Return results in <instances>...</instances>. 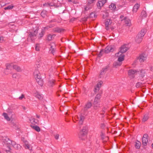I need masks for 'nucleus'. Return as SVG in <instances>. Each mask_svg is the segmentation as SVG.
Masks as SVG:
<instances>
[{
    "instance_id": "nucleus-27",
    "label": "nucleus",
    "mask_w": 153,
    "mask_h": 153,
    "mask_svg": "<svg viewBox=\"0 0 153 153\" xmlns=\"http://www.w3.org/2000/svg\"><path fill=\"white\" fill-rule=\"evenodd\" d=\"M32 128L34 129L36 131L38 132L40 131V128L39 126H31Z\"/></svg>"
},
{
    "instance_id": "nucleus-3",
    "label": "nucleus",
    "mask_w": 153,
    "mask_h": 153,
    "mask_svg": "<svg viewBox=\"0 0 153 153\" xmlns=\"http://www.w3.org/2000/svg\"><path fill=\"white\" fill-rule=\"evenodd\" d=\"M38 33V30L37 29L35 30L33 32H30L29 37H30L31 40L33 41L36 38V35Z\"/></svg>"
},
{
    "instance_id": "nucleus-13",
    "label": "nucleus",
    "mask_w": 153,
    "mask_h": 153,
    "mask_svg": "<svg viewBox=\"0 0 153 153\" xmlns=\"http://www.w3.org/2000/svg\"><path fill=\"white\" fill-rule=\"evenodd\" d=\"M52 25H51V26L49 27H45L43 29H42V31H41V32L39 34L38 37L39 38H40L42 37L44 35V34L45 33V29H47L48 27L50 28L52 27Z\"/></svg>"
},
{
    "instance_id": "nucleus-39",
    "label": "nucleus",
    "mask_w": 153,
    "mask_h": 153,
    "mask_svg": "<svg viewBox=\"0 0 153 153\" xmlns=\"http://www.w3.org/2000/svg\"><path fill=\"white\" fill-rule=\"evenodd\" d=\"M96 17V15L95 13L92 12L90 14L89 17L90 18H95Z\"/></svg>"
},
{
    "instance_id": "nucleus-32",
    "label": "nucleus",
    "mask_w": 153,
    "mask_h": 153,
    "mask_svg": "<svg viewBox=\"0 0 153 153\" xmlns=\"http://www.w3.org/2000/svg\"><path fill=\"white\" fill-rule=\"evenodd\" d=\"M141 16L143 18H146L147 16V14L145 11L143 10L141 13Z\"/></svg>"
},
{
    "instance_id": "nucleus-54",
    "label": "nucleus",
    "mask_w": 153,
    "mask_h": 153,
    "mask_svg": "<svg viewBox=\"0 0 153 153\" xmlns=\"http://www.w3.org/2000/svg\"><path fill=\"white\" fill-rule=\"evenodd\" d=\"M59 135L58 134H56L54 135V137L56 139L58 140L59 138Z\"/></svg>"
},
{
    "instance_id": "nucleus-43",
    "label": "nucleus",
    "mask_w": 153,
    "mask_h": 153,
    "mask_svg": "<svg viewBox=\"0 0 153 153\" xmlns=\"http://www.w3.org/2000/svg\"><path fill=\"white\" fill-rule=\"evenodd\" d=\"M121 64V63L118 61V62H115L114 64V67H116V66H120V65Z\"/></svg>"
},
{
    "instance_id": "nucleus-53",
    "label": "nucleus",
    "mask_w": 153,
    "mask_h": 153,
    "mask_svg": "<svg viewBox=\"0 0 153 153\" xmlns=\"http://www.w3.org/2000/svg\"><path fill=\"white\" fill-rule=\"evenodd\" d=\"M141 83L140 82H137L136 85L137 88H138L141 85Z\"/></svg>"
},
{
    "instance_id": "nucleus-35",
    "label": "nucleus",
    "mask_w": 153,
    "mask_h": 153,
    "mask_svg": "<svg viewBox=\"0 0 153 153\" xmlns=\"http://www.w3.org/2000/svg\"><path fill=\"white\" fill-rule=\"evenodd\" d=\"M47 13V12L46 10H43L41 12V15L43 17L45 18L46 16Z\"/></svg>"
},
{
    "instance_id": "nucleus-7",
    "label": "nucleus",
    "mask_w": 153,
    "mask_h": 153,
    "mask_svg": "<svg viewBox=\"0 0 153 153\" xmlns=\"http://www.w3.org/2000/svg\"><path fill=\"white\" fill-rule=\"evenodd\" d=\"M115 48L114 47L111 45L107 46L104 50V53H108L111 52H113Z\"/></svg>"
},
{
    "instance_id": "nucleus-49",
    "label": "nucleus",
    "mask_w": 153,
    "mask_h": 153,
    "mask_svg": "<svg viewBox=\"0 0 153 153\" xmlns=\"http://www.w3.org/2000/svg\"><path fill=\"white\" fill-rule=\"evenodd\" d=\"M35 49L37 51H39V44H37L35 46Z\"/></svg>"
},
{
    "instance_id": "nucleus-41",
    "label": "nucleus",
    "mask_w": 153,
    "mask_h": 153,
    "mask_svg": "<svg viewBox=\"0 0 153 153\" xmlns=\"http://www.w3.org/2000/svg\"><path fill=\"white\" fill-rule=\"evenodd\" d=\"M145 72L144 70H141L140 72V75L141 77H143L144 76Z\"/></svg>"
},
{
    "instance_id": "nucleus-14",
    "label": "nucleus",
    "mask_w": 153,
    "mask_h": 153,
    "mask_svg": "<svg viewBox=\"0 0 153 153\" xmlns=\"http://www.w3.org/2000/svg\"><path fill=\"white\" fill-rule=\"evenodd\" d=\"M112 22V21L110 19H107L105 23V28L106 30H108L109 29V26L111 25Z\"/></svg>"
},
{
    "instance_id": "nucleus-4",
    "label": "nucleus",
    "mask_w": 153,
    "mask_h": 153,
    "mask_svg": "<svg viewBox=\"0 0 153 153\" xmlns=\"http://www.w3.org/2000/svg\"><path fill=\"white\" fill-rule=\"evenodd\" d=\"M128 49V48L126 45H122L120 48V51L116 54L119 55L120 53H123L126 52Z\"/></svg>"
},
{
    "instance_id": "nucleus-52",
    "label": "nucleus",
    "mask_w": 153,
    "mask_h": 153,
    "mask_svg": "<svg viewBox=\"0 0 153 153\" xmlns=\"http://www.w3.org/2000/svg\"><path fill=\"white\" fill-rule=\"evenodd\" d=\"M25 98V96L24 95L22 94L21 96H20L19 97V99L20 100H22L23 98Z\"/></svg>"
},
{
    "instance_id": "nucleus-45",
    "label": "nucleus",
    "mask_w": 153,
    "mask_h": 153,
    "mask_svg": "<svg viewBox=\"0 0 153 153\" xmlns=\"http://www.w3.org/2000/svg\"><path fill=\"white\" fill-rule=\"evenodd\" d=\"M104 52V51L103 50H102L100 52V53L98 54V56L99 57H101L103 54V53Z\"/></svg>"
},
{
    "instance_id": "nucleus-31",
    "label": "nucleus",
    "mask_w": 153,
    "mask_h": 153,
    "mask_svg": "<svg viewBox=\"0 0 153 153\" xmlns=\"http://www.w3.org/2000/svg\"><path fill=\"white\" fill-rule=\"evenodd\" d=\"M109 8L112 10H114L116 8V6L114 4L112 3L109 5Z\"/></svg>"
},
{
    "instance_id": "nucleus-16",
    "label": "nucleus",
    "mask_w": 153,
    "mask_h": 153,
    "mask_svg": "<svg viewBox=\"0 0 153 153\" xmlns=\"http://www.w3.org/2000/svg\"><path fill=\"white\" fill-rule=\"evenodd\" d=\"M55 45L54 43H52L51 45L50 49V53H52L53 55H54L55 51Z\"/></svg>"
},
{
    "instance_id": "nucleus-48",
    "label": "nucleus",
    "mask_w": 153,
    "mask_h": 153,
    "mask_svg": "<svg viewBox=\"0 0 153 153\" xmlns=\"http://www.w3.org/2000/svg\"><path fill=\"white\" fill-rule=\"evenodd\" d=\"M102 83V81H100L98 82L96 86L100 88Z\"/></svg>"
},
{
    "instance_id": "nucleus-15",
    "label": "nucleus",
    "mask_w": 153,
    "mask_h": 153,
    "mask_svg": "<svg viewBox=\"0 0 153 153\" xmlns=\"http://www.w3.org/2000/svg\"><path fill=\"white\" fill-rule=\"evenodd\" d=\"M92 106V102L90 101H88L85 104L84 107V108L85 110H87L91 107Z\"/></svg>"
},
{
    "instance_id": "nucleus-51",
    "label": "nucleus",
    "mask_w": 153,
    "mask_h": 153,
    "mask_svg": "<svg viewBox=\"0 0 153 153\" xmlns=\"http://www.w3.org/2000/svg\"><path fill=\"white\" fill-rule=\"evenodd\" d=\"M16 144L15 142L14 141H11V143L10 145V147H14V146H15V144Z\"/></svg>"
},
{
    "instance_id": "nucleus-11",
    "label": "nucleus",
    "mask_w": 153,
    "mask_h": 153,
    "mask_svg": "<svg viewBox=\"0 0 153 153\" xmlns=\"http://www.w3.org/2000/svg\"><path fill=\"white\" fill-rule=\"evenodd\" d=\"M100 101L94 99L93 103L94 107V109H97L100 107Z\"/></svg>"
},
{
    "instance_id": "nucleus-25",
    "label": "nucleus",
    "mask_w": 153,
    "mask_h": 153,
    "mask_svg": "<svg viewBox=\"0 0 153 153\" xmlns=\"http://www.w3.org/2000/svg\"><path fill=\"white\" fill-rule=\"evenodd\" d=\"M35 97L39 100H42L43 98V97L42 95L39 94L38 92H36L35 93Z\"/></svg>"
},
{
    "instance_id": "nucleus-37",
    "label": "nucleus",
    "mask_w": 153,
    "mask_h": 153,
    "mask_svg": "<svg viewBox=\"0 0 153 153\" xmlns=\"http://www.w3.org/2000/svg\"><path fill=\"white\" fill-rule=\"evenodd\" d=\"M108 16V13L107 12H104L102 14V18L103 19L106 18Z\"/></svg>"
},
{
    "instance_id": "nucleus-34",
    "label": "nucleus",
    "mask_w": 153,
    "mask_h": 153,
    "mask_svg": "<svg viewBox=\"0 0 153 153\" xmlns=\"http://www.w3.org/2000/svg\"><path fill=\"white\" fill-rule=\"evenodd\" d=\"M55 36V35L54 34L51 35V34H49L48 36V41H51L52 40L53 38Z\"/></svg>"
},
{
    "instance_id": "nucleus-5",
    "label": "nucleus",
    "mask_w": 153,
    "mask_h": 153,
    "mask_svg": "<svg viewBox=\"0 0 153 153\" xmlns=\"http://www.w3.org/2000/svg\"><path fill=\"white\" fill-rule=\"evenodd\" d=\"M87 127L86 126L83 127L81 131L79 134V137L81 138L82 137L85 136L87 134Z\"/></svg>"
},
{
    "instance_id": "nucleus-12",
    "label": "nucleus",
    "mask_w": 153,
    "mask_h": 153,
    "mask_svg": "<svg viewBox=\"0 0 153 153\" xmlns=\"http://www.w3.org/2000/svg\"><path fill=\"white\" fill-rule=\"evenodd\" d=\"M108 66H106L103 68L100 71V77L101 78L102 77V76L103 75L105 72L107 71L108 70Z\"/></svg>"
},
{
    "instance_id": "nucleus-57",
    "label": "nucleus",
    "mask_w": 153,
    "mask_h": 153,
    "mask_svg": "<svg viewBox=\"0 0 153 153\" xmlns=\"http://www.w3.org/2000/svg\"><path fill=\"white\" fill-rule=\"evenodd\" d=\"M12 64L11 65H7V67H6V71H7V70L9 68H10V66H12Z\"/></svg>"
},
{
    "instance_id": "nucleus-61",
    "label": "nucleus",
    "mask_w": 153,
    "mask_h": 153,
    "mask_svg": "<svg viewBox=\"0 0 153 153\" xmlns=\"http://www.w3.org/2000/svg\"><path fill=\"white\" fill-rule=\"evenodd\" d=\"M56 20L55 19H53V20H51V21H50V22H56Z\"/></svg>"
},
{
    "instance_id": "nucleus-36",
    "label": "nucleus",
    "mask_w": 153,
    "mask_h": 153,
    "mask_svg": "<svg viewBox=\"0 0 153 153\" xmlns=\"http://www.w3.org/2000/svg\"><path fill=\"white\" fill-rule=\"evenodd\" d=\"M13 68L14 69L16 70L17 71H21V68H20L16 65H13Z\"/></svg>"
},
{
    "instance_id": "nucleus-18",
    "label": "nucleus",
    "mask_w": 153,
    "mask_h": 153,
    "mask_svg": "<svg viewBox=\"0 0 153 153\" xmlns=\"http://www.w3.org/2000/svg\"><path fill=\"white\" fill-rule=\"evenodd\" d=\"M125 24L127 26H130L131 25V21L130 19L126 17H125L123 20Z\"/></svg>"
},
{
    "instance_id": "nucleus-22",
    "label": "nucleus",
    "mask_w": 153,
    "mask_h": 153,
    "mask_svg": "<svg viewBox=\"0 0 153 153\" xmlns=\"http://www.w3.org/2000/svg\"><path fill=\"white\" fill-rule=\"evenodd\" d=\"M84 118V116L82 115V114H80L79 115V124L81 125L82 124Z\"/></svg>"
},
{
    "instance_id": "nucleus-58",
    "label": "nucleus",
    "mask_w": 153,
    "mask_h": 153,
    "mask_svg": "<svg viewBox=\"0 0 153 153\" xmlns=\"http://www.w3.org/2000/svg\"><path fill=\"white\" fill-rule=\"evenodd\" d=\"M105 124L103 123H102L101 124V127L102 128H104L105 127Z\"/></svg>"
},
{
    "instance_id": "nucleus-29",
    "label": "nucleus",
    "mask_w": 153,
    "mask_h": 153,
    "mask_svg": "<svg viewBox=\"0 0 153 153\" xmlns=\"http://www.w3.org/2000/svg\"><path fill=\"white\" fill-rule=\"evenodd\" d=\"M141 144V143L138 140L135 143V146L136 148L139 149Z\"/></svg>"
},
{
    "instance_id": "nucleus-38",
    "label": "nucleus",
    "mask_w": 153,
    "mask_h": 153,
    "mask_svg": "<svg viewBox=\"0 0 153 153\" xmlns=\"http://www.w3.org/2000/svg\"><path fill=\"white\" fill-rule=\"evenodd\" d=\"M100 94L99 93H98L97 95L95 97L94 99L100 101Z\"/></svg>"
},
{
    "instance_id": "nucleus-33",
    "label": "nucleus",
    "mask_w": 153,
    "mask_h": 153,
    "mask_svg": "<svg viewBox=\"0 0 153 153\" xmlns=\"http://www.w3.org/2000/svg\"><path fill=\"white\" fill-rule=\"evenodd\" d=\"M63 30L61 28L57 27L54 29V31L56 32L60 33Z\"/></svg>"
},
{
    "instance_id": "nucleus-59",
    "label": "nucleus",
    "mask_w": 153,
    "mask_h": 153,
    "mask_svg": "<svg viewBox=\"0 0 153 153\" xmlns=\"http://www.w3.org/2000/svg\"><path fill=\"white\" fill-rule=\"evenodd\" d=\"M88 18V17H85L82 19V20L83 21H85L87 20V19Z\"/></svg>"
},
{
    "instance_id": "nucleus-44",
    "label": "nucleus",
    "mask_w": 153,
    "mask_h": 153,
    "mask_svg": "<svg viewBox=\"0 0 153 153\" xmlns=\"http://www.w3.org/2000/svg\"><path fill=\"white\" fill-rule=\"evenodd\" d=\"M13 7V6H9L4 8L5 10H10L12 9Z\"/></svg>"
},
{
    "instance_id": "nucleus-64",
    "label": "nucleus",
    "mask_w": 153,
    "mask_h": 153,
    "mask_svg": "<svg viewBox=\"0 0 153 153\" xmlns=\"http://www.w3.org/2000/svg\"><path fill=\"white\" fill-rule=\"evenodd\" d=\"M150 70L151 71H153V67H150Z\"/></svg>"
},
{
    "instance_id": "nucleus-46",
    "label": "nucleus",
    "mask_w": 153,
    "mask_h": 153,
    "mask_svg": "<svg viewBox=\"0 0 153 153\" xmlns=\"http://www.w3.org/2000/svg\"><path fill=\"white\" fill-rule=\"evenodd\" d=\"M97 6L98 7H99L100 8L103 5L102 4V3L100 1H99L97 4Z\"/></svg>"
},
{
    "instance_id": "nucleus-50",
    "label": "nucleus",
    "mask_w": 153,
    "mask_h": 153,
    "mask_svg": "<svg viewBox=\"0 0 153 153\" xmlns=\"http://www.w3.org/2000/svg\"><path fill=\"white\" fill-rule=\"evenodd\" d=\"M95 0H88V3L89 4H92L93 5L94 2Z\"/></svg>"
},
{
    "instance_id": "nucleus-42",
    "label": "nucleus",
    "mask_w": 153,
    "mask_h": 153,
    "mask_svg": "<svg viewBox=\"0 0 153 153\" xmlns=\"http://www.w3.org/2000/svg\"><path fill=\"white\" fill-rule=\"evenodd\" d=\"M12 77L13 78L18 79L19 78V75L16 74H15L13 75Z\"/></svg>"
},
{
    "instance_id": "nucleus-30",
    "label": "nucleus",
    "mask_w": 153,
    "mask_h": 153,
    "mask_svg": "<svg viewBox=\"0 0 153 153\" xmlns=\"http://www.w3.org/2000/svg\"><path fill=\"white\" fill-rule=\"evenodd\" d=\"M93 5V4H89L88 3L86 7L85 8V10L86 11L88 10L89 9L91 8Z\"/></svg>"
},
{
    "instance_id": "nucleus-63",
    "label": "nucleus",
    "mask_w": 153,
    "mask_h": 153,
    "mask_svg": "<svg viewBox=\"0 0 153 153\" xmlns=\"http://www.w3.org/2000/svg\"><path fill=\"white\" fill-rule=\"evenodd\" d=\"M6 152H7V153H11L8 150H6Z\"/></svg>"
},
{
    "instance_id": "nucleus-21",
    "label": "nucleus",
    "mask_w": 153,
    "mask_h": 153,
    "mask_svg": "<svg viewBox=\"0 0 153 153\" xmlns=\"http://www.w3.org/2000/svg\"><path fill=\"white\" fill-rule=\"evenodd\" d=\"M149 117V114L148 113L144 115L142 120L143 122H145L147 120Z\"/></svg>"
},
{
    "instance_id": "nucleus-40",
    "label": "nucleus",
    "mask_w": 153,
    "mask_h": 153,
    "mask_svg": "<svg viewBox=\"0 0 153 153\" xmlns=\"http://www.w3.org/2000/svg\"><path fill=\"white\" fill-rule=\"evenodd\" d=\"M100 88L96 86L95 87V88H94V92L95 93H97V92H98V91H99L100 90Z\"/></svg>"
},
{
    "instance_id": "nucleus-26",
    "label": "nucleus",
    "mask_w": 153,
    "mask_h": 153,
    "mask_svg": "<svg viewBox=\"0 0 153 153\" xmlns=\"http://www.w3.org/2000/svg\"><path fill=\"white\" fill-rule=\"evenodd\" d=\"M3 116L4 118L7 121H9L10 120V117L8 116V115L7 113H3Z\"/></svg>"
},
{
    "instance_id": "nucleus-8",
    "label": "nucleus",
    "mask_w": 153,
    "mask_h": 153,
    "mask_svg": "<svg viewBox=\"0 0 153 153\" xmlns=\"http://www.w3.org/2000/svg\"><path fill=\"white\" fill-rule=\"evenodd\" d=\"M3 141L4 144L7 145L9 148L10 145L11 143V140L8 137H5L3 139Z\"/></svg>"
},
{
    "instance_id": "nucleus-24",
    "label": "nucleus",
    "mask_w": 153,
    "mask_h": 153,
    "mask_svg": "<svg viewBox=\"0 0 153 153\" xmlns=\"http://www.w3.org/2000/svg\"><path fill=\"white\" fill-rule=\"evenodd\" d=\"M36 82L40 86H42L43 84V82L42 78L39 79H36Z\"/></svg>"
},
{
    "instance_id": "nucleus-55",
    "label": "nucleus",
    "mask_w": 153,
    "mask_h": 153,
    "mask_svg": "<svg viewBox=\"0 0 153 153\" xmlns=\"http://www.w3.org/2000/svg\"><path fill=\"white\" fill-rule=\"evenodd\" d=\"M107 0H101L100 1L101 2L103 5L106 2Z\"/></svg>"
},
{
    "instance_id": "nucleus-20",
    "label": "nucleus",
    "mask_w": 153,
    "mask_h": 153,
    "mask_svg": "<svg viewBox=\"0 0 153 153\" xmlns=\"http://www.w3.org/2000/svg\"><path fill=\"white\" fill-rule=\"evenodd\" d=\"M140 7V5L138 4H136L134 6L133 9V12L136 13L139 9Z\"/></svg>"
},
{
    "instance_id": "nucleus-62",
    "label": "nucleus",
    "mask_w": 153,
    "mask_h": 153,
    "mask_svg": "<svg viewBox=\"0 0 153 153\" xmlns=\"http://www.w3.org/2000/svg\"><path fill=\"white\" fill-rule=\"evenodd\" d=\"M22 140L23 141L24 143H25V141H26L27 140H25L24 138H22Z\"/></svg>"
},
{
    "instance_id": "nucleus-28",
    "label": "nucleus",
    "mask_w": 153,
    "mask_h": 153,
    "mask_svg": "<svg viewBox=\"0 0 153 153\" xmlns=\"http://www.w3.org/2000/svg\"><path fill=\"white\" fill-rule=\"evenodd\" d=\"M30 121L31 123L33 124H38L39 122L38 120H36L34 118H32L30 119Z\"/></svg>"
},
{
    "instance_id": "nucleus-1",
    "label": "nucleus",
    "mask_w": 153,
    "mask_h": 153,
    "mask_svg": "<svg viewBox=\"0 0 153 153\" xmlns=\"http://www.w3.org/2000/svg\"><path fill=\"white\" fill-rule=\"evenodd\" d=\"M146 32V30L142 29L136 36L135 39V42L138 43L141 42Z\"/></svg>"
},
{
    "instance_id": "nucleus-9",
    "label": "nucleus",
    "mask_w": 153,
    "mask_h": 153,
    "mask_svg": "<svg viewBox=\"0 0 153 153\" xmlns=\"http://www.w3.org/2000/svg\"><path fill=\"white\" fill-rule=\"evenodd\" d=\"M147 58V56L145 54L143 53L140 54L139 56L138 57L137 59L140 62H144L145 61Z\"/></svg>"
},
{
    "instance_id": "nucleus-2",
    "label": "nucleus",
    "mask_w": 153,
    "mask_h": 153,
    "mask_svg": "<svg viewBox=\"0 0 153 153\" xmlns=\"http://www.w3.org/2000/svg\"><path fill=\"white\" fill-rule=\"evenodd\" d=\"M149 136L146 134H144L142 139V143L143 145L144 146H146L147 145L148 141Z\"/></svg>"
},
{
    "instance_id": "nucleus-23",
    "label": "nucleus",
    "mask_w": 153,
    "mask_h": 153,
    "mask_svg": "<svg viewBox=\"0 0 153 153\" xmlns=\"http://www.w3.org/2000/svg\"><path fill=\"white\" fill-rule=\"evenodd\" d=\"M48 85L49 87H52L54 84V80L53 79L49 80L48 82Z\"/></svg>"
},
{
    "instance_id": "nucleus-6",
    "label": "nucleus",
    "mask_w": 153,
    "mask_h": 153,
    "mask_svg": "<svg viewBox=\"0 0 153 153\" xmlns=\"http://www.w3.org/2000/svg\"><path fill=\"white\" fill-rule=\"evenodd\" d=\"M139 73V71H138L136 70H130L128 71V75L131 78H134V75Z\"/></svg>"
},
{
    "instance_id": "nucleus-10",
    "label": "nucleus",
    "mask_w": 153,
    "mask_h": 153,
    "mask_svg": "<svg viewBox=\"0 0 153 153\" xmlns=\"http://www.w3.org/2000/svg\"><path fill=\"white\" fill-rule=\"evenodd\" d=\"M33 74L36 80V79H40L42 78L40 74L38 69H36L34 71Z\"/></svg>"
},
{
    "instance_id": "nucleus-60",
    "label": "nucleus",
    "mask_w": 153,
    "mask_h": 153,
    "mask_svg": "<svg viewBox=\"0 0 153 153\" xmlns=\"http://www.w3.org/2000/svg\"><path fill=\"white\" fill-rule=\"evenodd\" d=\"M101 138L102 139H104V137H103L104 134H103V133L102 132H101Z\"/></svg>"
},
{
    "instance_id": "nucleus-17",
    "label": "nucleus",
    "mask_w": 153,
    "mask_h": 153,
    "mask_svg": "<svg viewBox=\"0 0 153 153\" xmlns=\"http://www.w3.org/2000/svg\"><path fill=\"white\" fill-rule=\"evenodd\" d=\"M116 55L118 56H119L118 58V61L119 62H121L124 60V55L122 54V53H120V54H119V55L116 54Z\"/></svg>"
},
{
    "instance_id": "nucleus-47",
    "label": "nucleus",
    "mask_w": 153,
    "mask_h": 153,
    "mask_svg": "<svg viewBox=\"0 0 153 153\" xmlns=\"http://www.w3.org/2000/svg\"><path fill=\"white\" fill-rule=\"evenodd\" d=\"M20 146L18 144H16V143L15 144V146H14L13 147L16 149H18L20 148Z\"/></svg>"
},
{
    "instance_id": "nucleus-56",
    "label": "nucleus",
    "mask_w": 153,
    "mask_h": 153,
    "mask_svg": "<svg viewBox=\"0 0 153 153\" xmlns=\"http://www.w3.org/2000/svg\"><path fill=\"white\" fill-rule=\"evenodd\" d=\"M4 38L3 37L0 36V42H2L4 41Z\"/></svg>"
},
{
    "instance_id": "nucleus-19",
    "label": "nucleus",
    "mask_w": 153,
    "mask_h": 153,
    "mask_svg": "<svg viewBox=\"0 0 153 153\" xmlns=\"http://www.w3.org/2000/svg\"><path fill=\"white\" fill-rule=\"evenodd\" d=\"M25 147L26 149H28L30 150L32 149V147L31 146L28 144V142L27 141H25Z\"/></svg>"
}]
</instances>
